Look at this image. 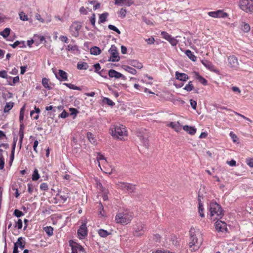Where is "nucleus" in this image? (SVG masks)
<instances>
[{
    "instance_id": "f257e3e1",
    "label": "nucleus",
    "mask_w": 253,
    "mask_h": 253,
    "mask_svg": "<svg viewBox=\"0 0 253 253\" xmlns=\"http://www.w3.org/2000/svg\"><path fill=\"white\" fill-rule=\"evenodd\" d=\"M189 248L192 252L196 251L199 249L201 245V242L199 241L198 238V236H200L199 233L194 228H191L189 231Z\"/></svg>"
},
{
    "instance_id": "f03ea898",
    "label": "nucleus",
    "mask_w": 253,
    "mask_h": 253,
    "mask_svg": "<svg viewBox=\"0 0 253 253\" xmlns=\"http://www.w3.org/2000/svg\"><path fill=\"white\" fill-rule=\"evenodd\" d=\"M110 131L112 136L120 140L124 139V136L127 135V131L123 125H113L110 129Z\"/></svg>"
},
{
    "instance_id": "7ed1b4c3",
    "label": "nucleus",
    "mask_w": 253,
    "mask_h": 253,
    "mask_svg": "<svg viewBox=\"0 0 253 253\" xmlns=\"http://www.w3.org/2000/svg\"><path fill=\"white\" fill-rule=\"evenodd\" d=\"M132 218L133 215L131 212H120L117 213L115 221L117 223L125 225L130 223Z\"/></svg>"
},
{
    "instance_id": "20e7f679",
    "label": "nucleus",
    "mask_w": 253,
    "mask_h": 253,
    "mask_svg": "<svg viewBox=\"0 0 253 253\" xmlns=\"http://www.w3.org/2000/svg\"><path fill=\"white\" fill-rule=\"evenodd\" d=\"M209 211L211 217L216 215V218H221L223 215V210L220 205L216 202H211L209 206Z\"/></svg>"
},
{
    "instance_id": "39448f33",
    "label": "nucleus",
    "mask_w": 253,
    "mask_h": 253,
    "mask_svg": "<svg viewBox=\"0 0 253 253\" xmlns=\"http://www.w3.org/2000/svg\"><path fill=\"white\" fill-rule=\"evenodd\" d=\"M238 6L244 12L253 14V0H239Z\"/></svg>"
},
{
    "instance_id": "423d86ee",
    "label": "nucleus",
    "mask_w": 253,
    "mask_h": 253,
    "mask_svg": "<svg viewBox=\"0 0 253 253\" xmlns=\"http://www.w3.org/2000/svg\"><path fill=\"white\" fill-rule=\"evenodd\" d=\"M146 230L145 225L141 222H137L133 227V234L136 237L142 236Z\"/></svg>"
},
{
    "instance_id": "0eeeda50",
    "label": "nucleus",
    "mask_w": 253,
    "mask_h": 253,
    "mask_svg": "<svg viewBox=\"0 0 253 253\" xmlns=\"http://www.w3.org/2000/svg\"><path fill=\"white\" fill-rule=\"evenodd\" d=\"M82 28L81 23L78 21L74 22L70 26L69 31L72 36L78 37L79 36V31Z\"/></svg>"
},
{
    "instance_id": "6e6552de",
    "label": "nucleus",
    "mask_w": 253,
    "mask_h": 253,
    "mask_svg": "<svg viewBox=\"0 0 253 253\" xmlns=\"http://www.w3.org/2000/svg\"><path fill=\"white\" fill-rule=\"evenodd\" d=\"M108 52L110 54V57L108 59L109 61L117 62L119 61L120 56H119V52L117 48L115 45H111Z\"/></svg>"
},
{
    "instance_id": "1a4fd4ad",
    "label": "nucleus",
    "mask_w": 253,
    "mask_h": 253,
    "mask_svg": "<svg viewBox=\"0 0 253 253\" xmlns=\"http://www.w3.org/2000/svg\"><path fill=\"white\" fill-rule=\"evenodd\" d=\"M69 246L71 247V253H83L84 252L83 247L73 240L69 241Z\"/></svg>"
},
{
    "instance_id": "9d476101",
    "label": "nucleus",
    "mask_w": 253,
    "mask_h": 253,
    "mask_svg": "<svg viewBox=\"0 0 253 253\" xmlns=\"http://www.w3.org/2000/svg\"><path fill=\"white\" fill-rule=\"evenodd\" d=\"M228 66L234 69H237L239 66V62L237 57L235 55H230L228 57Z\"/></svg>"
},
{
    "instance_id": "9b49d317",
    "label": "nucleus",
    "mask_w": 253,
    "mask_h": 253,
    "mask_svg": "<svg viewBox=\"0 0 253 253\" xmlns=\"http://www.w3.org/2000/svg\"><path fill=\"white\" fill-rule=\"evenodd\" d=\"M88 230L86 223H83L78 230V235L80 239H84L87 235Z\"/></svg>"
},
{
    "instance_id": "f8f14e48",
    "label": "nucleus",
    "mask_w": 253,
    "mask_h": 253,
    "mask_svg": "<svg viewBox=\"0 0 253 253\" xmlns=\"http://www.w3.org/2000/svg\"><path fill=\"white\" fill-rule=\"evenodd\" d=\"M208 15L213 18H226L228 16L227 13L222 10L209 12Z\"/></svg>"
},
{
    "instance_id": "ddd939ff",
    "label": "nucleus",
    "mask_w": 253,
    "mask_h": 253,
    "mask_svg": "<svg viewBox=\"0 0 253 253\" xmlns=\"http://www.w3.org/2000/svg\"><path fill=\"white\" fill-rule=\"evenodd\" d=\"M215 228L218 232L227 231L226 223L224 221L217 220L215 223Z\"/></svg>"
},
{
    "instance_id": "4468645a",
    "label": "nucleus",
    "mask_w": 253,
    "mask_h": 253,
    "mask_svg": "<svg viewBox=\"0 0 253 253\" xmlns=\"http://www.w3.org/2000/svg\"><path fill=\"white\" fill-rule=\"evenodd\" d=\"M108 75L110 78H115L116 79L122 78L124 79H125V77L123 74L113 69H111L109 71Z\"/></svg>"
},
{
    "instance_id": "2eb2a0df",
    "label": "nucleus",
    "mask_w": 253,
    "mask_h": 253,
    "mask_svg": "<svg viewBox=\"0 0 253 253\" xmlns=\"http://www.w3.org/2000/svg\"><path fill=\"white\" fill-rule=\"evenodd\" d=\"M175 79L180 81L186 82L189 79V76L185 73H180L178 71L175 72Z\"/></svg>"
},
{
    "instance_id": "dca6fc26",
    "label": "nucleus",
    "mask_w": 253,
    "mask_h": 253,
    "mask_svg": "<svg viewBox=\"0 0 253 253\" xmlns=\"http://www.w3.org/2000/svg\"><path fill=\"white\" fill-rule=\"evenodd\" d=\"M168 126L173 128L175 131L179 132L181 129V126L179 122H171L167 125Z\"/></svg>"
},
{
    "instance_id": "f3484780",
    "label": "nucleus",
    "mask_w": 253,
    "mask_h": 253,
    "mask_svg": "<svg viewBox=\"0 0 253 253\" xmlns=\"http://www.w3.org/2000/svg\"><path fill=\"white\" fill-rule=\"evenodd\" d=\"M201 63L207 69H209L211 71L216 72V70H214V66L211 61L207 60H202L201 61Z\"/></svg>"
},
{
    "instance_id": "a211bd4d",
    "label": "nucleus",
    "mask_w": 253,
    "mask_h": 253,
    "mask_svg": "<svg viewBox=\"0 0 253 253\" xmlns=\"http://www.w3.org/2000/svg\"><path fill=\"white\" fill-rule=\"evenodd\" d=\"M56 77L61 81H66L67 80V73L62 70H59L58 75H56Z\"/></svg>"
},
{
    "instance_id": "6ab92c4d",
    "label": "nucleus",
    "mask_w": 253,
    "mask_h": 253,
    "mask_svg": "<svg viewBox=\"0 0 253 253\" xmlns=\"http://www.w3.org/2000/svg\"><path fill=\"white\" fill-rule=\"evenodd\" d=\"M183 129L191 135H194L197 130L195 127L189 126L188 125L183 126Z\"/></svg>"
},
{
    "instance_id": "aec40b11",
    "label": "nucleus",
    "mask_w": 253,
    "mask_h": 253,
    "mask_svg": "<svg viewBox=\"0 0 253 253\" xmlns=\"http://www.w3.org/2000/svg\"><path fill=\"white\" fill-rule=\"evenodd\" d=\"M24 240V238L22 237L18 238L17 241L14 243V246H17L18 249L19 247L21 250L24 249L26 243Z\"/></svg>"
},
{
    "instance_id": "412c9836",
    "label": "nucleus",
    "mask_w": 253,
    "mask_h": 253,
    "mask_svg": "<svg viewBox=\"0 0 253 253\" xmlns=\"http://www.w3.org/2000/svg\"><path fill=\"white\" fill-rule=\"evenodd\" d=\"M129 64L138 69H141L143 68V65L141 63L139 62L136 60H131L129 61Z\"/></svg>"
},
{
    "instance_id": "4be33fe9",
    "label": "nucleus",
    "mask_w": 253,
    "mask_h": 253,
    "mask_svg": "<svg viewBox=\"0 0 253 253\" xmlns=\"http://www.w3.org/2000/svg\"><path fill=\"white\" fill-rule=\"evenodd\" d=\"M195 78L196 80H197L200 83H201L202 84L206 85L208 84L207 81L202 76L200 75L199 73L198 72L195 73Z\"/></svg>"
},
{
    "instance_id": "5701e85b",
    "label": "nucleus",
    "mask_w": 253,
    "mask_h": 253,
    "mask_svg": "<svg viewBox=\"0 0 253 253\" xmlns=\"http://www.w3.org/2000/svg\"><path fill=\"white\" fill-rule=\"evenodd\" d=\"M10 46H11L12 48H15L17 46H19L21 48H23L26 47L25 43L24 41H16L13 44H10Z\"/></svg>"
},
{
    "instance_id": "b1692460",
    "label": "nucleus",
    "mask_w": 253,
    "mask_h": 253,
    "mask_svg": "<svg viewBox=\"0 0 253 253\" xmlns=\"http://www.w3.org/2000/svg\"><path fill=\"white\" fill-rule=\"evenodd\" d=\"M199 197L200 196H199V199H198V201H199L198 209H199V210H198V212L199 213L200 216L201 217H204L205 216V214L204 213V208L203 204L202 203L201 199L199 198Z\"/></svg>"
},
{
    "instance_id": "393cba45",
    "label": "nucleus",
    "mask_w": 253,
    "mask_h": 253,
    "mask_svg": "<svg viewBox=\"0 0 253 253\" xmlns=\"http://www.w3.org/2000/svg\"><path fill=\"white\" fill-rule=\"evenodd\" d=\"M90 53L94 55H98L101 52L100 48L97 46H94L90 49Z\"/></svg>"
},
{
    "instance_id": "a878e982",
    "label": "nucleus",
    "mask_w": 253,
    "mask_h": 253,
    "mask_svg": "<svg viewBox=\"0 0 253 253\" xmlns=\"http://www.w3.org/2000/svg\"><path fill=\"white\" fill-rule=\"evenodd\" d=\"M185 54L193 61H196L197 57L194 54V53L190 50H186L185 51Z\"/></svg>"
},
{
    "instance_id": "bb28decb",
    "label": "nucleus",
    "mask_w": 253,
    "mask_h": 253,
    "mask_svg": "<svg viewBox=\"0 0 253 253\" xmlns=\"http://www.w3.org/2000/svg\"><path fill=\"white\" fill-rule=\"evenodd\" d=\"M77 67L79 70H86L88 67V65L86 62H79L77 64Z\"/></svg>"
},
{
    "instance_id": "cd10ccee",
    "label": "nucleus",
    "mask_w": 253,
    "mask_h": 253,
    "mask_svg": "<svg viewBox=\"0 0 253 253\" xmlns=\"http://www.w3.org/2000/svg\"><path fill=\"white\" fill-rule=\"evenodd\" d=\"M108 15H109L108 13L106 12L100 14L99 16L98 23H104L106 21Z\"/></svg>"
},
{
    "instance_id": "c85d7f7f",
    "label": "nucleus",
    "mask_w": 253,
    "mask_h": 253,
    "mask_svg": "<svg viewBox=\"0 0 253 253\" xmlns=\"http://www.w3.org/2000/svg\"><path fill=\"white\" fill-rule=\"evenodd\" d=\"M10 31L11 29L9 28H6L2 31L0 32V35L6 39L9 35Z\"/></svg>"
},
{
    "instance_id": "c756f323",
    "label": "nucleus",
    "mask_w": 253,
    "mask_h": 253,
    "mask_svg": "<svg viewBox=\"0 0 253 253\" xmlns=\"http://www.w3.org/2000/svg\"><path fill=\"white\" fill-rule=\"evenodd\" d=\"M42 84L44 88L48 90H51L52 87L49 85V80L46 78H43L42 79Z\"/></svg>"
},
{
    "instance_id": "7c9ffc66",
    "label": "nucleus",
    "mask_w": 253,
    "mask_h": 253,
    "mask_svg": "<svg viewBox=\"0 0 253 253\" xmlns=\"http://www.w3.org/2000/svg\"><path fill=\"white\" fill-rule=\"evenodd\" d=\"M139 136L140 140L142 141L143 145L146 147H148V136L147 135H138Z\"/></svg>"
},
{
    "instance_id": "2f4dec72",
    "label": "nucleus",
    "mask_w": 253,
    "mask_h": 253,
    "mask_svg": "<svg viewBox=\"0 0 253 253\" xmlns=\"http://www.w3.org/2000/svg\"><path fill=\"white\" fill-rule=\"evenodd\" d=\"M123 69L125 70L126 71L128 72V73L132 75H135L137 73L136 70L135 69L129 66H124Z\"/></svg>"
},
{
    "instance_id": "473e14b6",
    "label": "nucleus",
    "mask_w": 253,
    "mask_h": 253,
    "mask_svg": "<svg viewBox=\"0 0 253 253\" xmlns=\"http://www.w3.org/2000/svg\"><path fill=\"white\" fill-rule=\"evenodd\" d=\"M14 103L12 102H9L6 103L4 106L3 112L4 113L8 112L13 107Z\"/></svg>"
},
{
    "instance_id": "72a5a7b5",
    "label": "nucleus",
    "mask_w": 253,
    "mask_h": 253,
    "mask_svg": "<svg viewBox=\"0 0 253 253\" xmlns=\"http://www.w3.org/2000/svg\"><path fill=\"white\" fill-rule=\"evenodd\" d=\"M86 136H87L88 140L92 144H95L96 143V139L95 138L93 134L92 133H91L90 132H88L86 134Z\"/></svg>"
},
{
    "instance_id": "f704fd0d",
    "label": "nucleus",
    "mask_w": 253,
    "mask_h": 253,
    "mask_svg": "<svg viewBox=\"0 0 253 253\" xmlns=\"http://www.w3.org/2000/svg\"><path fill=\"white\" fill-rule=\"evenodd\" d=\"M98 233L101 237H103V238H105L107 236H108L109 234H110V233H109L107 230L102 229H99L98 230Z\"/></svg>"
},
{
    "instance_id": "c9c22d12",
    "label": "nucleus",
    "mask_w": 253,
    "mask_h": 253,
    "mask_svg": "<svg viewBox=\"0 0 253 253\" xmlns=\"http://www.w3.org/2000/svg\"><path fill=\"white\" fill-rule=\"evenodd\" d=\"M102 102L103 103H106L108 105L111 107L115 105V103L112 100L107 97H103L102 99Z\"/></svg>"
},
{
    "instance_id": "e433bc0d",
    "label": "nucleus",
    "mask_w": 253,
    "mask_h": 253,
    "mask_svg": "<svg viewBox=\"0 0 253 253\" xmlns=\"http://www.w3.org/2000/svg\"><path fill=\"white\" fill-rule=\"evenodd\" d=\"M126 1L127 3H126V5L129 6L132 4V2L130 1V0H115L114 3L116 5H121L122 2Z\"/></svg>"
},
{
    "instance_id": "4c0bfd02",
    "label": "nucleus",
    "mask_w": 253,
    "mask_h": 253,
    "mask_svg": "<svg viewBox=\"0 0 253 253\" xmlns=\"http://www.w3.org/2000/svg\"><path fill=\"white\" fill-rule=\"evenodd\" d=\"M184 89L186 90L187 91H191L194 89V85L192 84V82L190 81L188 82V84H187L185 87H184Z\"/></svg>"
},
{
    "instance_id": "58836bf2",
    "label": "nucleus",
    "mask_w": 253,
    "mask_h": 253,
    "mask_svg": "<svg viewBox=\"0 0 253 253\" xmlns=\"http://www.w3.org/2000/svg\"><path fill=\"white\" fill-rule=\"evenodd\" d=\"M126 185V190L129 192H133L135 190V185L127 183V185Z\"/></svg>"
},
{
    "instance_id": "ea45409f",
    "label": "nucleus",
    "mask_w": 253,
    "mask_h": 253,
    "mask_svg": "<svg viewBox=\"0 0 253 253\" xmlns=\"http://www.w3.org/2000/svg\"><path fill=\"white\" fill-rule=\"evenodd\" d=\"M44 230L49 236H51L53 235V228L51 226H46L44 227Z\"/></svg>"
},
{
    "instance_id": "a19ab883",
    "label": "nucleus",
    "mask_w": 253,
    "mask_h": 253,
    "mask_svg": "<svg viewBox=\"0 0 253 253\" xmlns=\"http://www.w3.org/2000/svg\"><path fill=\"white\" fill-rule=\"evenodd\" d=\"M0 77L6 79H12V77L8 76L7 74V72L5 70H2L0 71Z\"/></svg>"
},
{
    "instance_id": "79ce46f5",
    "label": "nucleus",
    "mask_w": 253,
    "mask_h": 253,
    "mask_svg": "<svg viewBox=\"0 0 253 253\" xmlns=\"http://www.w3.org/2000/svg\"><path fill=\"white\" fill-rule=\"evenodd\" d=\"M64 84L66 86H67L69 88L72 89L77 90H81V88L80 87L76 86L74 84H72L64 83Z\"/></svg>"
},
{
    "instance_id": "37998d69",
    "label": "nucleus",
    "mask_w": 253,
    "mask_h": 253,
    "mask_svg": "<svg viewBox=\"0 0 253 253\" xmlns=\"http://www.w3.org/2000/svg\"><path fill=\"white\" fill-rule=\"evenodd\" d=\"M118 15L122 19H123L126 17V8H121V10L118 13Z\"/></svg>"
},
{
    "instance_id": "c03bdc74",
    "label": "nucleus",
    "mask_w": 253,
    "mask_h": 253,
    "mask_svg": "<svg viewBox=\"0 0 253 253\" xmlns=\"http://www.w3.org/2000/svg\"><path fill=\"white\" fill-rule=\"evenodd\" d=\"M39 178H40V175L39 174L38 170L37 169H36L34 170V172H33V173L32 175V180L33 181H36V180H38Z\"/></svg>"
},
{
    "instance_id": "a18cd8bd",
    "label": "nucleus",
    "mask_w": 253,
    "mask_h": 253,
    "mask_svg": "<svg viewBox=\"0 0 253 253\" xmlns=\"http://www.w3.org/2000/svg\"><path fill=\"white\" fill-rule=\"evenodd\" d=\"M250 26L249 24L244 23L242 26L241 29L245 32H248L250 30Z\"/></svg>"
},
{
    "instance_id": "49530a36",
    "label": "nucleus",
    "mask_w": 253,
    "mask_h": 253,
    "mask_svg": "<svg viewBox=\"0 0 253 253\" xmlns=\"http://www.w3.org/2000/svg\"><path fill=\"white\" fill-rule=\"evenodd\" d=\"M19 15L20 19L21 20H22L23 21H26L28 20V16L27 15H26L24 12H23V11L20 12L19 13Z\"/></svg>"
},
{
    "instance_id": "de8ad7c7",
    "label": "nucleus",
    "mask_w": 253,
    "mask_h": 253,
    "mask_svg": "<svg viewBox=\"0 0 253 253\" xmlns=\"http://www.w3.org/2000/svg\"><path fill=\"white\" fill-rule=\"evenodd\" d=\"M66 49L68 51H75L79 50L78 47L77 45H72L69 44L67 46V47Z\"/></svg>"
},
{
    "instance_id": "09e8293b",
    "label": "nucleus",
    "mask_w": 253,
    "mask_h": 253,
    "mask_svg": "<svg viewBox=\"0 0 253 253\" xmlns=\"http://www.w3.org/2000/svg\"><path fill=\"white\" fill-rule=\"evenodd\" d=\"M95 21H96L95 14L94 13H93L92 14V15L90 18V22L94 28H96Z\"/></svg>"
},
{
    "instance_id": "8fccbe9b",
    "label": "nucleus",
    "mask_w": 253,
    "mask_h": 253,
    "mask_svg": "<svg viewBox=\"0 0 253 253\" xmlns=\"http://www.w3.org/2000/svg\"><path fill=\"white\" fill-rule=\"evenodd\" d=\"M13 215L17 217H20L24 215V213L19 210L16 209L14 211Z\"/></svg>"
},
{
    "instance_id": "3c124183",
    "label": "nucleus",
    "mask_w": 253,
    "mask_h": 253,
    "mask_svg": "<svg viewBox=\"0 0 253 253\" xmlns=\"http://www.w3.org/2000/svg\"><path fill=\"white\" fill-rule=\"evenodd\" d=\"M40 189L42 190L47 191L48 190V186L46 183H42L40 185Z\"/></svg>"
},
{
    "instance_id": "603ef678",
    "label": "nucleus",
    "mask_w": 253,
    "mask_h": 253,
    "mask_svg": "<svg viewBox=\"0 0 253 253\" xmlns=\"http://www.w3.org/2000/svg\"><path fill=\"white\" fill-rule=\"evenodd\" d=\"M230 136L232 139V141L233 142L236 143L237 142V140L238 139L237 136L233 133V131H231L229 134Z\"/></svg>"
},
{
    "instance_id": "864d4df0",
    "label": "nucleus",
    "mask_w": 253,
    "mask_h": 253,
    "mask_svg": "<svg viewBox=\"0 0 253 253\" xmlns=\"http://www.w3.org/2000/svg\"><path fill=\"white\" fill-rule=\"evenodd\" d=\"M108 28L111 30H113L116 32H117L118 34H120L121 32L115 26L113 25H108Z\"/></svg>"
},
{
    "instance_id": "5fc2aeb1",
    "label": "nucleus",
    "mask_w": 253,
    "mask_h": 253,
    "mask_svg": "<svg viewBox=\"0 0 253 253\" xmlns=\"http://www.w3.org/2000/svg\"><path fill=\"white\" fill-rule=\"evenodd\" d=\"M4 166V159L2 154H0V169H2Z\"/></svg>"
},
{
    "instance_id": "6e6d98bb",
    "label": "nucleus",
    "mask_w": 253,
    "mask_h": 253,
    "mask_svg": "<svg viewBox=\"0 0 253 253\" xmlns=\"http://www.w3.org/2000/svg\"><path fill=\"white\" fill-rule=\"evenodd\" d=\"M161 35L165 39L167 40V41H169V39L171 37V36L170 35H169L167 32L164 31L161 33Z\"/></svg>"
},
{
    "instance_id": "4d7b16f0",
    "label": "nucleus",
    "mask_w": 253,
    "mask_h": 253,
    "mask_svg": "<svg viewBox=\"0 0 253 253\" xmlns=\"http://www.w3.org/2000/svg\"><path fill=\"white\" fill-rule=\"evenodd\" d=\"M70 111L71 112V115H74L73 118L74 119L75 117L77 116V114L78 113L79 111L74 108H70Z\"/></svg>"
},
{
    "instance_id": "13d9d810",
    "label": "nucleus",
    "mask_w": 253,
    "mask_h": 253,
    "mask_svg": "<svg viewBox=\"0 0 253 253\" xmlns=\"http://www.w3.org/2000/svg\"><path fill=\"white\" fill-rule=\"evenodd\" d=\"M97 74H98L100 76L104 78H107V73L106 71L104 69H102L101 71H99Z\"/></svg>"
},
{
    "instance_id": "bf43d9fd",
    "label": "nucleus",
    "mask_w": 253,
    "mask_h": 253,
    "mask_svg": "<svg viewBox=\"0 0 253 253\" xmlns=\"http://www.w3.org/2000/svg\"><path fill=\"white\" fill-rule=\"evenodd\" d=\"M12 79H13V83H10V82L8 83V84L10 85H13L19 82V78L18 76H16L14 78L12 77Z\"/></svg>"
},
{
    "instance_id": "052dcab7",
    "label": "nucleus",
    "mask_w": 253,
    "mask_h": 253,
    "mask_svg": "<svg viewBox=\"0 0 253 253\" xmlns=\"http://www.w3.org/2000/svg\"><path fill=\"white\" fill-rule=\"evenodd\" d=\"M168 41L172 46L176 45L178 42L177 41L172 37H171Z\"/></svg>"
},
{
    "instance_id": "680f3d73",
    "label": "nucleus",
    "mask_w": 253,
    "mask_h": 253,
    "mask_svg": "<svg viewBox=\"0 0 253 253\" xmlns=\"http://www.w3.org/2000/svg\"><path fill=\"white\" fill-rule=\"evenodd\" d=\"M127 183L126 182H119L118 186L122 190H125Z\"/></svg>"
},
{
    "instance_id": "e2e57ef3",
    "label": "nucleus",
    "mask_w": 253,
    "mask_h": 253,
    "mask_svg": "<svg viewBox=\"0 0 253 253\" xmlns=\"http://www.w3.org/2000/svg\"><path fill=\"white\" fill-rule=\"evenodd\" d=\"M69 116V114L65 111L64 110L59 115V118L65 119Z\"/></svg>"
},
{
    "instance_id": "0e129e2a",
    "label": "nucleus",
    "mask_w": 253,
    "mask_h": 253,
    "mask_svg": "<svg viewBox=\"0 0 253 253\" xmlns=\"http://www.w3.org/2000/svg\"><path fill=\"white\" fill-rule=\"evenodd\" d=\"M34 191V186L32 183L28 184V191L30 194H32Z\"/></svg>"
},
{
    "instance_id": "69168bd1",
    "label": "nucleus",
    "mask_w": 253,
    "mask_h": 253,
    "mask_svg": "<svg viewBox=\"0 0 253 253\" xmlns=\"http://www.w3.org/2000/svg\"><path fill=\"white\" fill-rule=\"evenodd\" d=\"M15 227H17L18 229H21L22 227V221L21 219H19L16 223Z\"/></svg>"
},
{
    "instance_id": "338daca9",
    "label": "nucleus",
    "mask_w": 253,
    "mask_h": 253,
    "mask_svg": "<svg viewBox=\"0 0 253 253\" xmlns=\"http://www.w3.org/2000/svg\"><path fill=\"white\" fill-rule=\"evenodd\" d=\"M171 241H172V244L174 246H176L178 244V241L177 238L174 236L171 237Z\"/></svg>"
},
{
    "instance_id": "774afa93",
    "label": "nucleus",
    "mask_w": 253,
    "mask_h": 253,
    "mask_svg": "<svg viewBox=\"0 0 253 253\" xmlns=\"http://www.w3.org/2000/svg\"><path fill=\"white\" fill-rule=\"evenodd\" d=\"M247 164L251 168H253V158H250L247 159Z\"/></svg>"
}]
</instances>
